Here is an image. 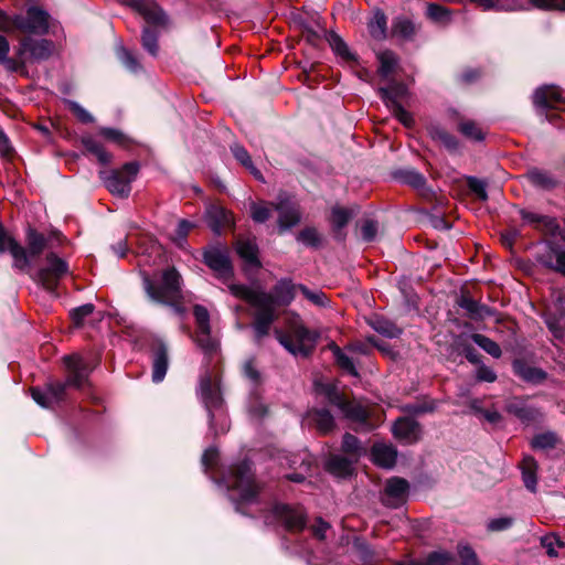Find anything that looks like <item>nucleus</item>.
<instances>
[{"instance_id": "1", "label": "nucleus", "mask_w": 565, "mask_h": 565, "mask_svg": "<svg viewBox=\"0 0 565 565\" xmlns=\"http://www.w3.org/2000/svg\"><path fill=\"white\" fill-rule=\"evenodd\" d=\"M64 364L67 370L65 382H51L44 388H31V396L40 406L51 407L53 404L58 403L63 398L67 386L83 388L87 384L93 366L86 358L79 354L65 355Z\"/></svg>"}, {"instance_id": "2", "label": "nucleus", "mask_w": 565, "mask_h": 565, "mask_svg": "<svg viewBox=\"0 0 565 565\" xmlns=\"http://www.w3.org/2000/svg\"><path fill=\"white\" fill-rule=\"evenodd\" d=\"M233 296L246 300L257 310L254 315L253 330L254 339L259 343L269 334L270 327L276 319L275 308L271 306V298L266 291L255 289L246 285L231 284L228 286Z\"/></svg>"}, {"instance_id": "3", "label": "nucleus", "mask_w": 565, "mask_h": 565, "mask_svg": "<svg viewBox=\"0 0 565 565\" xmlns=\"http://www.w3.org/2000/svg\"><path fill=\"white\" fill-rule=\"evenodd\" d=\"M142 286L151 301L170 307L179 317L184 315L185 309L181 305V276L175 268H168L162 273L160 285H156L149 275L142 274Z\"/></svg>"}, {"instance_id": "4", "label": "nucleus", "mask_w": 565, "mask_h": 565, "mask_svg": "<svg viewBox=\"0 0 565 565\" xmlns=\"http://www.w3.org/2000/svg\"><path fill=\"white\" fill-rule=\"evenodd\" d=\"M277 341L295 356H308L315 349L319 333L309 330L298 315H292L287 321V332L275 330Z\"/></svg>"}, {"instance_id": "5", "label": "nucleus", "mask_w": 565, "mask_h": 565, "mask_svg": "<svg viewBox=\"0 0 565 565\" xmlns=\"http://www.w3.org/2000/svg\"><path fill=\"white\" fill-rule=\"evenodd\" d=\"M199 393L209 414L210 428L215 434L227 431L228 423L218 379L213 380L210 374H204L200 380Z\"/></svg>"}, {"instance_id": "6", "label": "nucleus", "mask_w": 565, "mask_h": 565, "mask_svg": "<svg viewBox=\"0 0 565 565\" xmlns=\"http://www.w3.org/2000/svg\"><path fill=\"white\" fill-rule=\"evenodd\" d=\"M0 30L23 35H44L49 31V14L38 7H29L25 13L9 15L0 10Z\"/></svg>"}, {"instance_id": "7", "label": "nucleus", "mask_w": 565, "mask_h": 565, "mask_svg": "<svg viewBox=\"0 0 565 565\" xmlns=\"http://www.w3.org/2000/svg\"><path fill=\"white\" fill-rule=\"evenodd\" d=\"M223 481L227 490L237 493V498L234 499L236 511H241L242 504H249L256 501L259 488L254 480L252 463L249 461L244 460L235 467H232Z\"/></svg>"}, {"instance_id": "8", "label": "nucleus", "mask_w": 565, "mask_h": 565, "mask_svg": "<svg viewBox=\"0 0 565 565\" xmlns=\"http://www.w3.org/2000/svg\"><path fill=\"white\" fill-rule=\"evenodd\" d=\"M316 392L326 397L333 406L338 407L343 416L370 430L372 427L367 424L369 411L361 403L347 401L344 396L330 383H315Z\"/></svg>"}, {"instance_id": "9", "label": "nucleus", "mask_w": 565, "mask_h": 565, "mask_svg": "<svg viewBox=\"0 0 565 565\" xmlns=\"http://www.w3.org/2000/svg\"><path fill=\"white\" fill-rule=\"evenodd\" d=\"M483 11L518 12L533 8L565 11V0H469Z\"/></svg>"}, {"instance_id": "10", "label": "nucleus", "mask_w": 565, "mask_h": 565, "mask_svg": "<svg viewBox=\"0 0 565 565\" xmlns=\"http://www.w3.org/2000/svg\"><path fill=\"white\" fill-rule=\"evenodd\" d=\"M68 273L70 268L67 262L60 257L55 252L50 250L46 253L34 279L43 288L53 292L61 279L68 275Z\"/></svg>"}, {"instance_id": "11", "label": "nucleus", "mask_w": 565, "mask_h": 565, "mask_svg": "<svg viewBox=\"0 0 565 565\" xmlns=\"http://www.w3.org/2000/svg\"><path fill=\"white\" fill-rule=\"evenodd\" d=\"M54 44L46 39H34L30 35H22L15 46V55L22 62V72L28 63H39L51 57Z\"/></svg>"}, {"instance_id": "12", "label": "nucleus", "mask_w": 565, "mask_h": 565, "mask_svg": "<svg viewBox=\"0 0 565 565\" xmlns=\"http://www.w3.org/2000/svg\"><path fill=\"white\" fill-rule=\"evenodd\" d=\"M62 235L57 232L51 233L49 236L29 226L25 232V257L26 265L23 268H17L20 271H28L33 263L45 250L50 252L56 243H61Z\"/></svg>"}, {"instance_id": "13", "label": "nucleus", "mask_w": 565, "mask_h": 565, "mask_svg": "<svg viewBox=\"0 0 565 565\" xmlns=\"http://www.w3.org/2000/svg\"><path fill=\"white\" fill-rule=\"evenodd\" d=\"M533 103L540 116H544L550 122L556 124L558 115L548 114V110H565V98L556 86H543L535 90Z\"/></svg>"}, {"instance_id": "14", "label": "nucleus", "mask_w": 565, "mask_h": 565, "mask_svg": "<svg viewBox=\"0 0 565 565\" xmlns=\"http://www.w3.org/2000/svg\"><path fill=\"white\" fill-rule=\"evenodd\" d=\"M139 171L137 162H128L119 170H111L107 175L103 177L105 186L108 191L117 196L127 198L131 191V182L135 180Z\"/></svg>"}, {"instance_id": "15", "label": "nucleus", "mask_w": 565, "mask_h": 565, "mask_svg": "<svg viewBox=\"0 0 565 565\" xmlns=\"http://www.w3.org/2000/svg\"><path fill=\"white\" fill-rule=\"evenodd\" d=\"M275 211L278 213L277 224L280 233L296 226L301 220L298 204L286 193L277 196Z\"/></svg>"}, {"instance_id": "16", "label": "nucleus", "mask_w": 565, "mask_h": 565, "mask_svg": "<svg viewBox=\"0 0 565 565\" xmlns=\"http://www.w3.org/2000/svg\"><path fill=\"white\" fill-rule=\"evenodd\" d=\"M273 514L289 531H301L306 526V513L301 507L277 504Z\"/></svg>"}, {"instance_id": "17", "label": "nucleus", "mask_w": 565, "mask_h": 565, "mask_svg": "<svg viewBox=\"0 0 565 565\" xmlns=\"http://www.w3.org/2000/svg\"><path fill=\"white\" fill-rule=\"evenodd\" d=\"M204 263L223 280L233 276V267L225 249L211 247L203 254Z\"/></svg>"}, {"instance_id": "18", "label": "nucleus", "mask_w": 565, "mask_h": 565, "mask_svg": "<svg viewBox=\"0 0 565 565\" xmlns=\"http://www.w3.org/2000/svg\"><path fill=\"white\" fill-rule=\"evenodd\" d=\"M408 488V482L403 478L388 479L382 494V502L390 508H398L406 501Z\"/></svg>"}, {"instance_id": "19", "label": "nucleus", "mask_w": 565, "mask_h": 565, "mask_svg": "<svg viewBox=\"0 0 565 565\" xmlns=\"http://www.w3.org/2000/svg\"><path fill=\"white\" fill-rule=\"evenodd\" d=\"M536 259L545 267L565 276V250L562 248L551 243H544L537 252Z\"/></svg>"}, {"instance_id": "20", "label": "nucleus", "mask_w": 565, "mask_h": 565, "mask_svg": "<svg viewBox=\"0 0 565 565\" xmlns=\"http://www.w3.org/2000/svg\"><path fill=\"white\" fill-rule=\"evenodd\" d=\"M392 430L396 439L407 445L415 444L422 436L419 423L408 417L398 418Z\"/></svg>"}, {"instance_id": "21", "label": "nucleus", "mask_w": 565, "mask_h": 565, "mask_svg": "<svg viewBox=\"0 0 565 565\" xmlns=\"http://www.w3.org/2000/svg\"><path fill=\"white\" fill-rule=\"evenodd\" d=\"M9 252L13 258V268H23L26 263L25 249L0 223V254Z\"/></svg>"}, {"instance_id": "22", "label": "nucleus", "mask_w": 565, "mask_h": 565, "mask_svg": "<svg viewBox=\"0 0 565 565\" xmlns=\"http://www.w3.org/2000/svg\"><path fill=\"white\" fill-rule=\"evenodd\" d=\"M169 365L168 348L163 342L154 345L152 351V381H163Z\"/></svg>"}, {"instance_id": "23", "label": "nucleus", "mask_w": 565, "mask_h": 565, "mask_svg": "<svg viewBox=\"0 0 565 565\" xmlns=\"http://www.w3.org/2000/svg\"><path fill=\"white\" fill-rule=\"evenodd\" d=\"M373 462L382 468L391 469L394 467L397 459V450L394 446L377 443L374 444L371 450Z\"/></svg>"}, {"instance_id": "24", "label": "nucleus", "mask_w": 565, "mask_h": 565, "mask_svg": "<svg viewBox=\"0 0 565 565\" xmlns=\"http://www.w3.org/2000/svg\"><path fill=\"white\" fill-rule=\"evenodd\" d=\"M132 6L138 9L147 22L159 26L167 23L164 12L151 0H132Z\"/></svg>"}, {"instance_id": "25", "label": "nucleus", "mask_w": 565, "mask_h": 565, "mask_svg": "<svg viewBox=\"0 0 565 565\" xmlns=\"http://www.w3.org/2000/svg\"><path fill=\"white\" fill-rule=\"evenodd\" d=\"M296 286L288 279L279 280L271 292H266L271 298V306H288L295 298Z\"/></svg>"}, {"instance_id": "26", "label": "nucleus", "mask_w": 565, "mask_h": 565, "mask_svg": "<svg viewBox=\"0 0 565 565\" xmlns=\"http://www.w3.org/2000/svg\"><path fill=\"white\" fill-rule=\"evenodd\" d=\"M458 305L471 319L475 320H484L495 313V311L490 307L482 305L468 296H461Z\"/></svg>"}, {"instance_id": "27", "label": "nucleus", "mask_w": 565, "mask_h": 565, "mask_svg": "<svg viewBox=\"0 0 565 565\" xmlns=\"http://www.w3.org/2000/svg\"><path fill=\"white\" fill-rule=\"evenodd\" d=\"M379 94L385 105L392 109L401 105V100L407 95V88L402 83H392L387 87H380Z\"/></svg>"}, {"instance_id": "28", "label": "nucleus", "mask_w": 565, "mask_h": 565, "mask_svg": "<svg viewBox=\"0 0 565 565\" xmlns=\"http://www.w3.org/2000/svg\"><path fill=\"white\" fill-rule=\"evenodd\" d=\"M355 461L356 460L351 457L333 455L328 459L326 467L330 473L340 478H345L352 475Z\"/></svg>"}, {"instance_id": "29", "label": "nucleus", "mask_w": 565, "mask_h": 565, "mask_svg": "<svg viewBox=\"0 0 565 565\" xmlns=\"http://www.w3.org/2000/svg\"><path fill=\"white\" fill-rule=\"evenodd\" d=\"M306 420L310 425H315L316 428L327 434L334 428V418L328 409H312L307 413Z\"/></svg>"}, {"instance_id": "30", "label": "nucleus", "mask_w": 565, "mask_h": 565, "mask_svg": "<svg viewBox=\"0 0 565 565\" xmlns=\"http://www.w3.org/2000/svg\"><path fill=\"white\" fill-rule=\"evenodd\" d=\"M507 411L524 423L533 422L540 415L536 408L529 406L525 402L519 399L509 402Z\"/></svg>"}, {"instance_id": "31", "label": "nucleus", "mask_w": 565, "mask_h": 565, "mask_svg": "<svg viewBox=\"0 0 565 565\" xmlns=\"http://www.w3.org/2000/svg\"><path fill=\"white\" fill-rule=\"evenodd\" d=\"M237 254L248 265L254 267H260L258 259V247L253 239H239L236 244Z\"/></svg>"}, {"instance_id": "32", "label": "nucleus", "mask_w": 565, "mask_h": 565, "mask_svg": "<svg viewBox=\"0 0 565 565\" xmlns=\"http://www.w3.org/2000/svg\"><path fill=\"white\" fill-rule=\"evenodd\" d=\"M10 44L6 36L0 35V65H2L8 72H22V62L14 54L13 57L9 56Z\"/></svg>"}, {"instance_id": "33", "label": "nucleus", "mask_w": 565, "mask_h": 565, "mask_svg": "<svg viewBox=\"0 0 565 565\" xmlns=\"http://www.w3.org/2000/svg\"><path fill=\"white\" fill-rule=\"evenodd\" d=\"M452 10L438 3H428L426 6V17L431 22L448 25L452 20Z\"/></svg>"}, {"instance_id": "34", "label": "nucleus", "mask_w": 565, "mask_h": 565, "mask_svg": "<svg viewBox=\"0 0 565 565\" xmlns=\"http://www.w3.org/2000/svg\"><path fill=\"white\" fill-rule=\"evenodd\" d=\"M231 151L234 156V158L243 166L245 167L255 179L259 181H264V177L262 172L254 166L252 158L247 150L241 146L239 143H234L231 146Z\"/></svg>"}, {"instance_id": "35", "label": "nucleus", "mask_w": 565, "mask_h": 565, "mask_svg": "<svg viewBox=\"0 0 565 565\" xmlns=\"http://www.w3.org/2000/svg\"><path fill=\"white\" fill-rule=\"evenodd\" d=\"M367 28L372 38L376 40L385 39L387 31V19L385 13L382 10L376 9L369 21Z\"/></svg>"}, {"instance_id": "36", "label": "nucleus", "mask_w": 565, "mask_h": 565, "mask_svg": "<svg viewBox=\"0 0 565 565\" xmlns=\"http://www.w3.org/2000/svg\"><path fill=\"white\" fill-rule=\"evenodd\" d=\"M275 210V202H250L249 215L255 223L263 224L271 217V212Z\"/></svg>"}, {"instance_id": "37", "label": "nucleus", "mask_w": 565, "mask_h": 565, "mask_svg": "<svg viewBox=\"0 0 565 565\" xmlns=\"http://www.w3.org/2000/svg\"><path fill=\"white\" fill-rule=\"evenodd\" d=\"M527 178L534 186L542 190H552L559 183L551 173L539 169L531 170Z\"/></svg>"}, {"instance_id": "38", "label": "nucleus", "mask_w": 565, "mask_h": 565, "mask_svg": "<svg viewBox=\"0 0 565 565\" xmlns=\"http://www.w3.org/2000/svg\"><path fill=\"white\" fill-rule=\"evenodd\" d=\"M521 217L525 223L531 224L537 228H544L546 231H553L556 228L555 220L547 215L523 210L521 211Z\"/></svg>"}, {"instance_id": "39", "label": "nucleus", "mask_w": 565, "mask_h": 565, "mask_svg": "<svg viewBox=\"0 0 565 565\" xmlns=\"http://www.w3.org/2000/svg\"><path fill=\"white\" fill-rule=\"evenodd\" d=\"M416 33V28L414 23L403 17L396 18L392 23V35L403 39V40H412Z\"/></svg>"}, {"instance_id": "40", "label": "nucleus", "mask_w": 565, "mask_h": 565, "mask_svg": "<svg viewBox=\"0 0 565 565\" xmlns=\"http://www.w3.org/2000/svg\"><path fill=\"white\" fill-rule=\"evenodd\" d=\"M207 217L209 224L215 233H220L221 227L232 221L231 214L220 206H211L207 210Z\"/></svg>"}, {"instance_id": "41", "label": "nucleus", "mask_w": 565, "mask_h": 565, "mask_svg": "<svg viewBox=\"0 0 565 565\" xmlns=\"http://www.w3.org/2000/svg\"><path fill=\"white\" fill-rule=\"evenodd\" d=\"M84 148L94 154L98 161L103 164L110 162L111 156L104 149L100 142H98L93 136H84L82 138Z\"/></svg>"}, {"instance_id": "42", "label": "nucleus", "mask_w": 565, "mask_h": 565, "mask_svg": "<svg viewBox=\"0 0 565 565\" xmlns=\"http://www.w3.org/2000/svg\"><path fill=\"white\" fill-rule=\"evenodd\" d=\"M370 324L377 333L386 338H397L402 332L395 323L382 317H374Z\"/></svg>"}, {"instance_id": "43", "label": "nucleus", "mask_w": 565, "mask_h": 565, "mask_svg": "<svg viewBox=\"0 0 565 565\" xmlns=\"http://www.w3.org/2000/svg\"><path fill=\"white\" fill-rule=\"evenodd\" d=\"M380 67L379 73L383 78H387L397 67L398 58L392 51H383L377 55Z\"/></svg>"}, {"instance_id": "44", "label": "nucleus", "mask_w": 565, "mask_h": 565, "mask_svg": "<svg viewBox=\"0 0 565 565\" xmlns=\"http://www.w3.org/2000/svg\"><path fill=\"white\" fill-rule=\"evenodd\" d=\"M513 370L518 375L529 382H540L545 379V373L543 371L527 366L522 361H514Z\"/></svg>"}, {"instance_id": "45", "label": "nucleus", "mask_w": 565, "mask_h": 565, "mask_svg": "<svg viewBox=\"0 0 565 565\" xmlns=\"http://www.w3.org/2000/svg\"><path fill=\"white\" fill-rule=\"evenodd\" d=\"M354 215V211L341 206H334L331 211V223L333 230L339 233Z\"/></svg>"}, {"instance_id": "46", "label": "nucleus", "mask_w": 565, "mask_h": 565, "mask_svg": "<svg viewBox=\"0 0 565 565\" xmlns=\"http://www.w3.org/2000/svg\"><path fill=\"white\" fill-rule=\"evenodd\" d=\"M329 349L332 351L337 364L349 374L358 376V371L353 361L335 344L331 343Z\"/></svg>"}, {"instance_id": "47", "label": "nucleus", "mask_w": 565, "mask_h": 565, "mask_svg": "<svg viewBox=\"0 0 565 565\" xmlns=\"http://www.w3.org/2000/svg\"><path fill=\"white\" fill-rule=\"evenodd\" d=\"M472 341L480 347L482 350H484L488 354L491 356L499 359L502 354L500 345L491 340L490 338L480 334V333H473L471 335Z\"/></svg>"}, {"instance_id": "48", "label": "nucleus", "mask_w": 565, "mask_h": 565, "mask_svg": "<svg viewBox=\"0 0 565 565\" xmlns=\"http://www.w3.org/2000/svg\"><path fill=\"white\" fill-rule=\"evenodd\" d=\"M158 38L159 33L154 29H143L141 36L142 46L152 56H157L159 52Z\"/></svg>"}, {"instance_id": "49", "label": "nucleus", "mask_w": 565, "mask_h": 565, "mask_svg": "<svg viewBox=\"0 0 565 565\" xmlns=\"http://www.w3.org/2000/svg\"><path fill=\"white\" fill-rule=\"evenodd\" d=\"M342 450L354 460H358V458L364 452L360 440L351 434H345L343 436Z\"/></svg>"}, {"instance_id": "50", "label": "nucleus", "mask_w": 565, "mask_h": 565, "mask_svg": "<svg viewBox=\"0 0 565 565\" xmlns=\"http://www.w3.org/2000/svg\"><path fill=\"white\" fill-rule=\"evenodd\" d=\"M117 57L130 72L137 73L141 70V64L137 57L124 46H119L117 49Z\"/></svg>"}, {"instance_id": "51", "label": "nucleus", "mask_w": 565, "mask_h": 565, "mask_svg": "<svg viewBox=\"0 0 565 565\" xmlns=\"http://www.w3.org/2000/svg\"><path fill=\"white\" fill-rule=\"evenodd\" d=\"M328 40H329V43H330L332 50L335 52L337 55H339L342 58L348 60V61L353 58V55L349 51L347 43L337 33L331 32L329 34Z\"/></svg>"}, {"instance_id": "52", "label": "nucleus", "mask_w": 565, "mask_h": 565, "mask_svg": "<svg viewBox=\"0 0 565 565\" xmlns=\"http://www.w3.org/2000/svg\"><path fill=\"white\" fill-rule=\"evenodd\" d=\"M451 557L448 553H431L426 562L408 561L402 562L397 565H449Z\"/></svg>"}, {"instance_id": "53", "label": "nucleus", "mask_w": 565, "mask_h": 565, "mask_svg": "<svg viewBox=\"0 0 565 565\" xmlns=\"http://www.w3.org/2000/svg\"><path fill=\"white\" fill-rule=\"evenodd\" d=\"M459 131L468 139L473 141H481L483 139V132L479 126L471 120H465L459 124Z\"/></svg>"}, {"instance_id": "54", "label": "nucleus", "mask_w": 565, "mask_h": 565, "mask_svg": "<svg viewBox=\"0 0 565 565\" xmlns=\"http://www.w3.org/2000/svg\"><path fill=\"white\" fill-rule=\"evenodd\" d=\"M193 316L195 319L198 330H202L203 332H206L207 329L211 328L210 313L204 306L195 305L193 307Z\"/></svg>"}, {"instance_id": "55", "label": "nucleus", "mask_w": 565, "mask_h": 565, "mask_svg": "<svg viewBox=\"0 0 565 565\" xmlns=\"http://www.w3.org/2000/svg\"><path fill=\"white\" fill-rule=\"evenodd\" d=\"M557 438L553 433H543L536 435L531 445L534 449H551L556 445Z\"/></svg>"}, {"instance_id": "56", "label": "nucleus", "mask_w": 565, "mask_h": 565, "mask_svg": "<svg viewBox=\"0 0 565 565\" xmlns=\"http://www.w3.org/2000/svg\"><path fill=\"white\" fill-rule=\"evenodd\" d=\"M298 242L306 246L317 247L320 244V235L313 227H307L299 232L297 236Z\"/></svg>"}, {"instance_id": "57", "label": "nucleus", "mask_w": 565, "mask_h": 565, "mask_svg": "<svg viewBox=\"0 0 565 565\" xmlns=\"http://www.w3.org/2000/svg\"><path fill=\"white\" fill-rule=\"evenodd\" d=\"M196 342L200 348H202L206 352H212L216 350L217 342L216 340L211 335V328L207 329L206 332H203L202 330L196 331Z\"/></svg>"}, {"instance_id": "58", "label": "nucleus", "mask_w": 565, "mask_h": 565, "mask_svg": "<svg viewBox=\"0 0 565 565\" xmlns=\"http://www.w3.org/2000/svg\"><path fill=\"white\" fill-rule=\"evenodd\" d=\"M194 227V224L186 221V220H181L175 228V233L174 235L172 236V239L179 245V246H182L183 243L185 242L186 239V236L189 234V232L191 231V228Z\"/></svg>"}, {"instance_id": "59", "label": "nucleus", "mask_w": 565, "mask_h": 565, "mask_svg": "<svg viewBox=\"0 0 565 565\" xmlns=\"http://www.w3.org/2000/svg\"><path fill=\"white\" fill-rule=\"evenodd\" d=\"M68 107L72 110V113L77 117V119L84 124H92L94 122L95 118L94 116L86 110L82 105H79L77 102L70 100Z\"/></svg>"}, {"instance_id": "60", "label": "nucleus", "mask_w": 565, "mask_h": 565, "mask_svg": "<svg viewBox=\"0 0 565 565\" xmlns=\"http://www.w3.org/2000/svg\"><path fill=\"white\" fill-rule=\"evenodd\" d=\"M299 289L301 290L302 295L309 301H311L313 305L319 306V307L327 306L328 299L322 291H311L309 288H307L303 285H299Z\"/></svg>"}, {"instance_id": "61", "label": "nucleus", "mask_w": 565, "mask_h": 565, "mask_svg": "<svg viewBox=\"0 0 565 565\" xmlns=\"http://www.w3.org/2000/svg\"><path fill=\"white\" fill-rule=\"evenodd\" d=\"M434 138L439 140L448 150L456 151L458 149V140L445 130L436 129Z\"/></svg>"}, {"instance_id": "62", "label": "nucleus", "mask_w": 565, "mask_h": 565, "mask_svg": "<svg viewBox=\"0 0 565 565\" xmlns=\"http://www.w3.org/2000/svg\"><path fill=\"white\" fill-rule=\"evenodd\" d=\"M95 307L92 303L79 306L71 311V318L76 326H81L84 319L90 316Z\"/></svg>"}, {"instance_id": "63", "label": "nucleus", "mask_w": 565, "mask_h": 565, "mask_svg": "<svg viewBox=\"0 0 565 565\" xmlns=\"http://www.w3.org/2000/svg\"><path fill=\"white\" fill-rule=\"evenodd\" d=\"M468 186L473 192L478 199L481 201H486L488 199L487 194V183L483 180H480L476 177L468 178Z\"/></svg>"}, {"instance_id": "64", "label": "nucleus", "mask_w": 565, "mask_h": 565, "mask_svg": "<svg viewBox=\"0 0 565 565\" xmlns=\"http://www.w3.org/2000/svg\"><path fill=\"white\" fill-rule=\"evenodd\" d=\"M377 223L373 220H366L361 226L362 238L365 242H372L375 239L377 234Z\"/></svg>"}]
</instances>
